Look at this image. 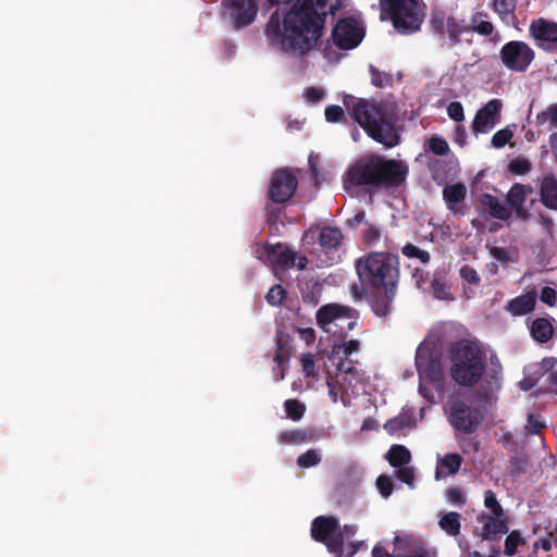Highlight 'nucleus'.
I'll list each match as a JSON object with an SVG mask.
<instances>
[{
  "instance_id": "473e14b6",
  "label": "nucleus",
  "mask_w": 557,
  "mask_h": 557,
  "mask_svg": "<svg viewBox=\"0 0 557 557\" xmlns=\"http://www.w3.org/2000/svg\"><path fill=\"white\" fill-rule=\"evenodd\" d=\"M284 408L287 418L293 421H299L306 411V406L298 399H287L284 403Z\"/></svg>"
},
{
  "instance_id": "0e129e2a",
  "label": "nucleus",
  "mask_w": 557,
  "mask_h": 557,
  "mask_svg": "<svg viewBox=\"0 0 557 557\" xmlns=\"http://www.w3.org/2000/svg\"><path fill=\"white\" fill-rule=\"evenodd\" d=\"M360 348V342L357 341V339H349L347 342H345L343 344V355H344V358H342L343 360H349V356L352 354V352H357Z\"/></svg>"
},
{
  "instance_id": "1a4fd4ad",
  "label": "nucleus",
  "mask_w": 557,
  "mask_h": 557,
  "mask_svg": "<svg viewBox=\"0 0 557 557\" xmlns=\"http://www.w3.org/2000/svg\"><path fill=\"white\" fill-rule=\"evenodd\" d=\"M364 28L352 17L339 18L332 28L331 39L333 45L341 50L357 48L364 37Z\"/></svg>"
},
{
  "instance_id": "09e8293b",
  "label": "nucleus",
  "mask_w": 557,
  "mask_h": 557,
  "mask_svg": "<svg viewBox=\"0 0 557 557\" xmlns=\"http://www.w3.org/2000/svg\"><path fill=\"white\" fill-rule=\"evenodd\" d=\"M460 277L469 284L479 285L481 277L479 273L470 265L465 264L459 270Z\"/></svg>"
},
{
  "instance_id": "cd10ccee",
  "label": "nucleus",
  "mask_w": 557,
  "mask_h": 557,
  "mask_svg": "<svg viewBox=\"0 0 557 557\" xmlns=\"http://www.w3.org/2000/svg\"><path fill=\"white\" fill-rule=\"evenodd\" d=\"M322 289L323 286L318 281L307 282L301 288L302 302L315 307L320 302Z\"/></svg>"
},
{
  "instance_id": "603ef678",
  "label": "nucleus",
  "mask_w": 557,
  "mask_h": 557,
  "mask_svg": "<svg viewBox=\"0 0 557 557\" xmlns=\"http://www.w3.org/2000/svg\"><path fill=\"white\" fill-rule=\"evenodd\" d=\"M300 363L302 367V372L307 377L315 376V367H314V358L311 352L304 354L300 358Z\"/></svg>"
},
{
  "instance_id": "37998d69",
  "label": "nucleus",
  "mask_w": 557,
  "mask_h": 557,
  "mask_svg": "<svg viewBox=\"0 0 557 557\" xmlns=\"http://www.w3.org/2000/svg\"><path fill=\"white\" fill-rule=\"evenodd\" d=\"M532 169V164L530 162V160L525 159V158H516L513 160H511L508 164V170L510 171V173L515 174V175H524L527 173H529Z\"/></svg>"
},
{
  "instance_id": "2eb2a0df",
  "label": "nucleus",
  "mask_w": 557,
  "mask_h": 557,
  "mask_svg": "<svg viewBox=\"0 0 557 557\" xmlns=\"http://www.w3.org/2000/svg\"><path fill=\"white\" fill-rule=\"evenodd\" d=\"M233 24L236 29L253 22L258 12V0H230Z\"/></svg>"
},
{
  "instance_id": "79ce46f5",
  "label": "nucleus",
  "mask_w": 557,
  "mask_h": 557,
  "mask_svg": "<svg viewBox=\"0 0 557 557\" xmlns=\"http://www.w3.org/2000/svg\"><path fill=\"white\" fill-rule=\"evenodd\" d=\"M323 544L326 545L327 547V550L334 555H336V557H343L344 556V550H343V545H344V534H334L332 536H330L325 542H322Z\"/></svg>"
},
{
  "instance_id": "39448f33",
  "label": "nucleus",
  "mask_w": 557,
  "mask_h": 557,
  "mask_svg": "<svg viewBox=\"0 0 557 557\" xmlns=\"http://www.w3.org/2000/svg\"><path fill=\"white\" fill-rule=\"evenodd\" d=\"M380 8L401 35L420 30L425 17V5L419 0H380Z\"/></svg>"
},
{
  "instance_id": "5fc2aeb1",
  "label": "nucleus",
  "mask_w": 557,
  "mask_h": 557,
  "mask_svg": "<svg viewBox=\"0 0 557 557\" xmlns=\"http://www.w3.org/2000/svg\"><path fill=\"white\" fill-rule=\"evenodd\" d=\"M431 288L433 290L434 296L437 299H450L451 298L446 284L437 278H434L432 281Z\"/></svg>"
},
{
  "instance_id": "f8f14e48",
  "label": "nucleus",
  "mask_w": 557,
  "mask_h": 557,
  "mask_svg": "<svg viewBox=\"0 0 557 557\" xmlns=\"http://www.w3.org/2000/svg\"><path fill=\"white\" fill-rule=\"evenodd\" d=\"M529 36L545 52L557 51V23L539 17L531 21Z\"/></svg>"
},
{
  "instance_id": "c03bdc74",
  "label": "nucleus",
  "mask_w": 557,
  "mask_h": 557,
  "mask_svg": "<svg viewBox=\"0 0 557 557\" xmlns=\"http://www.w3.org/2000/svg\"><path fill=\"white\" fill-rule=\"evenodd\" d=\"M513 137V132L509 127H505L503 129L497 131L491 140V144L494 148H503L505 147L510 139Z\"/></svg>"
},
{
  "instance_id": "9b49d317",
  "label": "nucleus",
  "mask_w": 557,
  "mask_h": 557,
  "mask_svg": "<svg viewBox=\"0 0 557 557\" xmlns=\"http://www.w3.org/2000/svg\"><path fill=\"white\" fill-rule=\"evenodd\" d=\"M297 187L298 180L289 169H277L271 176L268 197L274 203H285L295 195Z\"/></svg>"
},
{
  "instance_id": "aec40b11",
  "label": "nucleus",
  "mask_w": 557,
  "mask_h": 557,
  "mask_svg": "<svg viewBox=\"0 0 557 557\" xmlns=\"http://www.w3.org/2000/svg\"><path fill=\"white\" fill-rule=\"evenodd\" d=\"M536 304V293L529 292L527 294L517 296L507 302L506 309L512 315H524L530 313Z\"/></svg>"
},
{
  "instance_id": "13d9d810",
  "label": "nucleus",
  "mask_w": 557,
  "mask_h": 557,
  "mask_svg": "<svg viewBox=\"0 0 557 557\" xmlns=\"http://www.w3.org/2000/svg\"><path fill=\"white\" fill-rule=\"evenodd\" d=\"M407 425L408 424L404 418H393L386 421V423L384 424V429L389 434H396L403 431Z\"/></svg>"
},
{
  "instance_id": "3c124183",
  "label": "nucleus",
  "mask_w": 557,
  "mask_h": 557,
  "mask_svg": "<svg viewBox=\"0 0 557 557\" xmlns=\"http://www.w3.org/2000/svg\"><path fill=\"white\" fill-rule=\"evenodd\" d=\"M325 120L330 123H338L345 117V112L342 107L332 104L325 108Z\"/></svg>"
},
{
  "instance_id": "338daca9",
  "label": "nucleus",
  "mask_w": 557,
  "mask_h": 557,
  "mask_svg": "<svg viewBox=\"0 0 557 557\" xmlns=\"http://www.w3.org/2000/svg\"><path fill=\"white\" fill-rule=\"evenodd\" d=\"M357 532V527L354 524H345L342 529L336 531V534H344V539L352 537Z\"/></svg>"
},
{
  "instance_id": "393cba45",
  "label": "nucleus",
  "mask_w": 557,
  "mask_h": 557,
  "mask_svg": "<svg viewBox=\"0 0 557 557\" xmlns=\"http://www.w3.org/2000/svg\"><path fill=\"white\" fill-rule=\"evenodd\" d=\"M386 459L394 468L406 466L411 460L410 450L404 445H392L386 454Z\"/></svg>"
},
{
  "instance_id": "dca6fc26",
  "label": "nucleus",
  "mask_w": 557,
  "mask_h": 557,
  "mask_svg": "<svg viewBox=\"0 0 557 557\" xmlns=\"http://www.w3.org/2000/svg\"><path fill=\"white\" fill-rule=\"evenodd\" d=\"M479 521L483 522L481 537L484 541H498L503 534L509 531V518L508 517H487L482 515L479 517Z\"/></svg>"
},
{
  "instance_id": "6e6552de",
  "label": "nucleus",
  "mask_w": 557,
  "mask_h": 557,
  "mask_svg": "<svg viewBox=\"0 0 557 557\" xmlns=\"http://www.w3.org/2000/svg\"><path fill=\"white\" fill-rule=\"evenodd\" d=\"M499 59L507 70L524 73L534 61L535 52L527 42L511 40L500 48Z\"/></svg>"
},
{
  "instance_id": "ddd939ff",
  "label": "nucleus",
  "mask_w": 557,
  "mask_h": 557,
  "mask_svg": "<svg viewBox=\"0 0 557 557\" xmlns=\"http://www.w3.org/2000/svg\"><path fill=\"white\" fill-rule=\"evenodd\" d=\"M355 313L356 310L350 307L338 304H327L317 311L315 319L318 325L324 331H330L329 326L331 324L338 326L339 321L348 320L347 329L350 331L357 323Z\"/></svg>"
},
{
  "instance_id": "a19ab883",
  "label": "nucleus",
  "mask_w": 557,
  "mask_h": 557,
  "mask_svg": "<svg viewBox=\"0 0 557 557\" xmlns=\"http://www.w3.org/2000/svg\"><path fill=\"white\" fill-rule=\"evenodd\" d=\"M401 252L407 258H418L422 263H428L431 259L430 253L426 250H422L413 244H406L401 248Z\"/></svg>"
},
{
  "instance_id": "c756f323",
  "label": "nucleus",
  "mask_w": 557,
  "mask_h": 557,
  "mask_svg": "<svg viewBox=\"0 0 557 557\" xmlns=\"http://www.w3.org/2000/svg\"><path fill=\"white\" fill-rule=\"evenodd\" d=\"M440 528L450 536H457L460 533V515L456 511L445 513L438 521Z\"/></svg>"
},
{
  "instance_id": "20e7f679",
  "label": "nucleus",
  "mask_w": 557,
  "mask_h": 557,
  "mask_svg": "<svg viewBox=\"0 0 557 557\" xmlns=\"http://www.w3.org/2000/svg\"><path fill=\"white\" fill-rule=\"evenodd\" d=\"M451 380L463 387L475 386L486 371L485 355L474 342L459 339L449 348Z\"/></svg>"
},
{
  "instance_id": "423d86ee",
  "label": "nucleus",
  "mask_w": 557,
  "mask_h": 557,
  "mask_svg": "<svg viewBox=\"0 0 557 557\" xmlns=\"http://www.w3.org/2000/svg\"><path fill=\"white\" fill-rule=\"evenodd\" d=\"M430 32L438 38L442 46L456 47L460 37L471 33V25L465 18L448 14L442 9H433L429 17Z\"/></svg>"
},
{
  "instance_id": "864d4df0",
  "label": "nucleus",
  "mask_w": 557,
  "mask_h": 557,
  "mask_svg": "<svg viewBox=\"0 0 557 557\" xmlns=\"http://www.w3.org/2000/svg\"><path fill=\"white\" fill-rule=\"evenodd\" d=\"M326 384H327V387H329L330 396L333 398L334 401H337V396H338V392L339 391L348 393V389L346 388V386H344L339 382L338 379H336L335 376H333L331 374L327 376Z\"/></svg>"
},
{
  "instance_id": "f3484780",
  "label": "nucleus",
  "mask_w": 557,
  "mask_h": 557,
  "mask_svg": "<svg viewBox=\"0 0 557 557\" xmlns=\"http://www.w3.org/2000/svg\"><path fill=\"white\" fill-rule=\"evenodd\" d=\"M334 376L352 393L355 392V387L363 381V373L354 366L351 360L339 359Z\"/></svg>"
},
{
  "instance_id": "6ab92c4d",
  "label": "nucleus",
  "mask_w": 557,
  "mask_h": 557,
  "mask_svg": "<svg viewBox=\"0 0 557 557\" xmlns=\"http://www.w3.org/2000/svg\"><path fill=\"white\" fill-rule=\"evenodd\" d=\"M554 321L555 320L550 317L534 319L530 325L531 337L539 344H546L549 342L555 333L553 326Z\"/></svg>"
},
{
  "instance_id": "8fccbe9b",
  "label": "nucleus",
  "mask_w": 557,
  "mask_h": 557,
  "mask_svg": "<svg viewBox=\"0 0 557 557\" xmlns=\"http://www.w3.org/2000/svg\"><path fill=\"white\" fill-rule=\"evenodd\" d=\"M545 426L540 414L531 413L528 416L525 431L529 434H537Z\"/></svg>"
},
{
  "instance_id": "f704fd0d",
  "label": "nucleus",
  "mask_w": 557,
  "mask_h": 557,
  "mask_svg": "<svg viewBox=\"0 0 557 557\" xmlns=\"http://www.w3.org/2000/svg\"><path fill=\"white\" fill-rule=\"evenodd\" d=\"M524 544V540L521 536L519 530H512L505 540L504 553L506 556H515L519 545Z\"/></svg>"
},
{
  "instance_id": "774afa93",
  "label": "nucleus",
  "mask_w": 557,
  "mask_h": 557,
  "mask_svg": "<svg viewBox=\"0 0 557 557\" xmlns=\"http://www.w3.org/2000/svg\"><path fill=\"white\" fill-rule=\"evenodd\" d=\"M510 210L515 211L516 216L519 220L527 221L530 218L529 210L523 206L511 208Z\"/></svg>"
},
{
  "instance_id": "bf43d9fd",
  "label": "nucleus",
  "mask_w": 557,
  "mask_h": 557,
  "mask_svg": "<svg viewBox=\"0 0 557 557\" xmlns=\"http://www.w3.org/2000/svg\"><path fill=\"white\" fill-rule=\"evenodd\" d=\"M490 253L494 259L504 264L512 261L509 251L505 247L494 246L490 249Z\"/></svg>"
},
{
  "instance_id": "c9c22d12",
  "label": "nucleus",
  "mask_w": 557,
  "mask_h": 557,
  "mask_svg": "<svg viewBox=\"0 0 557 557\" xmlns=\"http://www.w3.org/2000/svg\"><path fill=\"white\" fill-rule=\"evenodd\" d=\"M461 463H462V457L456 453L446 454L440 460L441 467L446 468L447 474H450V475H454L459 471Z\"/></svg>"
},
{
  "instance_id": "b1692460",
  "label": "nucleus",
  "mask_w": 557,
  "mask_h": 557,
  "mask_svg": "<svg viewBox=\"0 0 557 557\" xmlns=\"http://www.w3.org/2000/svg\"><path fill=\"white\" fill-rule=\"evenodd\" d=\"M292 342L293 338L288 334L283 331H277L274 360L278 367L288 362L293 349Z\"/></svg>"
},
{
  "instance_id": "412c9836",
  "label": "nucleus",
  "mask_w": 557,
  "mask_h": 557,
  "mask_svg": "<svg viewBox=\"0 0 557 557\" xmlns=\"http://www.w3.org/2000/svg\"><path fill=\"white\" fill-rule=\"evenodd\" d=\"M541 202L547 209H557V178L550 174L543 178L540 186Z\"/></svg>"
},
{
  "instance_id": "bb28decb",
  "label": "nucleus",
  "mask_w": 557,
  "mask_h": 557,
  "mask_svg": "<svg viewBox=\"0 0 557 557\" xmlns=\"http://www.w3.org/2000/svg\"><path fill=\"white\" fill-rule=\"evenodd\" d=\"M466 193L467 189L461 183L446 186L443 189V198L446 201L448 209L454 211V206L465 199Z\"/></svg>"
},
{
  "instance_id": "4c0bfd02",
  "label": "nucleus",
  "mask_w": 557,
  "mask_h": 557,
  "mask_svg": "<svg viewBox=\"0 0 557 557\" xmlns=\"http://www.w3.org/2000/svg\"><path fill=\"white\" fill-rule=\"evenodd\" d=\"M286 298V290L281 284L273 285L265 295V300L271 306H280Z\"/></svg>"
},
{
  "instance_id": "7c9ffc66",
  "label": "nucleus",
  "mask_w": 557,
  "mask_h": 557,
  "mask_svg": "<svg viewBox=\"0 0 557 557\" xmlns=\"http://www.w3.org/2000/svg\"><path fill=\"white\" fill-rule=\"evenodd\" d=\"M308 432L304 429L286 430L280 433L278 442L286 445H297L308 442Z\"/></svg>"
},
{
  "instance_id": "a211bd4d",
  "label": "nucleus",
  "mask_w": 557,
  "mask_h": 557,
  "mask_svg": "<svg viewBox=\"0 0 557 557\" xmlns=\"http://www.w3.org/2000/svg\"><path fill=\"white\" fill-rule=\"evenodd\" d=\"M339 529L338 520L333 516H319L311 524V536L317 542H325Z\"/></svg>"
},
{
  "instance_id": "f257e3e1",
  "label": "nucleus",
  "mask_w": 557,
  "mask_h": 557,
  "mask_svg": "<svg viewBox=\"0 0 557 557\" xmlns=\"http://www.w3.org/2000/svg\"><path fill=\"white\" fill-rule=\"evenodd\" d=\"M355 269L360 282V285L350 286L355 299L366 296L375 315H388L400 277L398 255L387 251L368 252L356 260Z\"/></svg>"
},
{
  "instance_id": "72a5a7b5",
  "label": "nucleus",
  "mask_w": 557,
  "mask_h": 557,
  "mask_svg": "<svg viewBox=\"0 0 557 557\" xmlns=\"http://www.w3.org/2000/svg\"><path fill=\"white\" fill-rule=\"evenodd\" d=\"M371 83L375 87L386 88L393 85V76L389 73L377 70L374 65L369 66Z\"/></svg>"
},
{
  "instance_id": "6e6d98bb",
  "label": "nucleus",
  "mask_w": 557,
  "mask_h": 557,
  "mask_svg": "<svg viewBox=\"0 0 557 557\" xmlns=\"http://www.w3.org/2000/svg\"><path fill=\"white\" fill-rule=\"evenodd\" d=\"M399 469L396 471V478L401 482L406 483L408 486L413 487L414 473L413 469L410 467H398Z\"/></svg>"
},
{
  "instance_id": "58836bf2",
  "label": "nucleus",
  "mask_w": 557,
  "mask_h": 557,
  "mask_svg": "<svg viewBox=\"0 0 557 557\" xmlns=\"http://www.w3.org/2000/svg\"><path fill=\"white\" fill-rule=\"evenodd\" d=\"M428 148L436 156H446L449 151L448 143L437 135H433L429 138Z\"/></svg>"
},
{
  "instance_id": "e433bc0d",
  "label": "nucleus",
  "mask_w": 557,
  "mask_h": 557,
  "mask_svg": "<svg viewBox=\"0 0 557 557\" xmlns=\"http://www.w3.org/2000/svg\"><path fill=\"white\" fill-rule=\"evenodd\" d=\"M483 15L482 12H476L471 20V32H475L483 36L492 35L494 32V25L488 21H480L479 18Z\"/></svg>"
},
{
  "instance_id": "49530a36",
  "label": "nucleus",
  "mask_w": 557,
  "mask_h": 557,
  "mask_svg": "<svg viewBox=\"0 0 557 557\" xmlns=\"http://www.w3.org/2000/svg\"><path fill=\"white\" fill-rule=\"evenodd\" d=\"M528 457L527 456H512L509 459L510 471L513 475H519L524 473L528 468Z\"/></svg>"
},
{
  "instance_id": "2f4dec72",
  "label": "nucleus",
  "mask_w": 557,
  "mask_h": 557,
  "mask_svg": "<svg viewBox=\"0 0 557 557\" xmlns=\"http://www.w3.org/2000/svg\"><path fill=\"white\" fill-rule=\"evenodd\" d=\"M322 460V456L319 449L311 448L299 455L297 458V465L299 468L308 469L319 465Z\"/></svg>"
},
{
  "instance_id": "e2e57ef3",
  "label": "nucleus",
  "mask_w": 557,
  "mask_h": 557,
  "mask_svg": "<svg viewBox=\"0 0 557 557\" xmlns=\"http://www.w3.org/2000/svg\"><path fill=\"white\" fill-rule=\"evenodd\" d=\"M448 502L457 505H463L466 503L465 494L459 487H451L447 492Z\"/></svg>"
},
{
  "instance_id": "4d7b16f0",
  "label": "nucleus",
  "mask_w": 557,
  "mask_h": 557,
  "mask_svg": "<svg viewBox=\"0 0 557 557\" xmlns=\"http://www.w3.org/2000/svg\"><path fill=\"white\" fill-rule=\"evenodd\" d=\"M447 114L451 120L461 122L465 119L462 104L458 101L450 102L447 107Z\"/></svg>"
},
{
  "instance_id": "ea45409f",
  "label": "nucleus",
  "mask_w": 557,
  "mask_h": 557,
  "mask_svg": "<svg viewBox=\"0 0 557 557\" xmlns=\"http://www.w3.org/2000/svg\"><path fill=\"white\" fill-rule=\"evenodd\" d=\"M484 506L491 510L492 517L505 516L502 505L498 503L495 493L492 490H487L484 493Z\"/></svg>"
},
{
  "instance_id": "69168bd1",
  "label": "nucleus",
  "mask_w": 557,
  "mask_h": 557,
  "mask_svg": "<svg viewBox=\"0 0 557 557\" xmlns=\"http://www.w3.org/2000/svg\"><path fill=\"white\" fill-rule=\"evenodd\" d=\"M306 97L311 102H318L324 97V91L318 87H309L306 90Z\"/></svg>"
},
{
  "instance_id": "5701e85b",
  "label": "nucleus",
  "mask_w": 557,
  "mask_h": 557,
  "mask_svg": "<svg viewBox=\"0 0 557 557\" xmlns=\"http://www.w3.org/2000/svg\"><path fill=\"white\" fill-rule=\"evenodd\" d=\"M343 233L335 226H323L319 231L318 243L323 249H337L343 242Z\"/></svg>"
},
{
  "instance_id": "4468645a",
  "label": "nucleus",
  "mask_w": 557,
  "mask_h": 557,
  "mask_svg": "<svg viewBox=\"0 0 557 557\" xmlns=\"http://www.w3.org/2000/svg\"><path fill=\"white\" fill-rule=\"evenodd\" d=\"M503 102L500 99H491L475 113L472 122L474 135L491 132L500 121Z\"/></svg>"
},
{
  "instance_id": "a878e982",
  "label": "nucleus",
  "mask_w": 557,
  "mask_h": 557,
  "mask_svg": "<svg viewBox=\"0 0 557 557\" xmlns=\"http://www.w3.org/2000/svg\"><path fill=\"white\" fill-rule=\"evenodd\" d=\"M493 8L506 24H513L517 20L515 14L517 0H493Z\"/></svg>"
},
{
  "instance_id": "f03ea898",
  "label": "nucleus",
  "mask_w": 557,
  "mask_h": 557,
  "mask_svg": "<svg viewBox=\"0 0 557 557\" xmlns=\"http://www.w3.org/2000/svg\"><path fill=\"white\" fill-rule=\"evenodd\" d=\"M344 104L371 139L386 148L400 144L401 128L395 110L388 103L346 96Z\"/></svg>"
},
{
  "instance_id": "052dcab7",
  "label": "nucleus",
  "mask_w": 557,
  "mask_h": 557,
  "mask_svg": "<svg viewBox=\"0 0 557 557\" xmlns=\"http://www.w3.org/2000/svg\"><path fill=\"white\" fill-rule=\"evenodd\" d=\"M381 238V230L372 224L363 233V239L367 245H374Z\"/></svg>"
},
{
  "instance_id": "4be33fe9",
  "label": "nucleus",
  "mask_w": 557,
  "mask_h": 557,
  "mask_svg": "<svg viewBox=\"0 0 557 557\" xmlns=\"http://www.w3.org/2000/svg\"><path fill=\"white\" fill-rule=\"evenodd\" d=\"M481 205L495 219L507 221L511 216V210L507 208L497 197L491 194L482 195Z\"/></svg>"
},
{
  "instance_id": "7ed1b4c3",
  "label": "nucleus",
  "mask_w": 557,
  "mask_h": 557,
  "mask_svg": "<svg viewBox=\"0 0 557 557\" xmlns=\"http://www.w3.org/2000/svg\"><path fill=\"white\" fill-rule=\"evenodd\" d=\"M407 175L408 165L405 162L371 153L348 169L344 177V187L346 190L357 186H367L373 190L388 189L400 186Z\"/></svg>"
},
{
  "instance_id": "9d476101",
  "label": "nucleus",
  "mask_w": 557,
  "mask_h": 557,
  "mask_svg": "<svg viewBox=\"0 0 557 557\" xmlns=\"http://www.w3.org/2000/svg\"><path fill=\"white\" fill-rule=\"evenodd\" d=\"M263 251L267 256L268 262L277 269L288 270L297 268L298 270H305L308 264V259L305 256L297 255L286 244L283 243H265Z\"/></svg>"
},
{
  "instance_id": "0eeeda50",
  "label": "nucleus",
  "mask_w": 557,
  "mask_h": 557,
  "mask_svg": "<svg viewBox=\"0 0 557 557\" xmlns=\"http://www.w3.org/2000/svg\"><path fill=\"white\" fill-rule=\"evenodd\" d=\"M447 419L455 431L472 434L482 423L483 414L479 408L456 399L448 405Z\"/></svg>"
},
{
  "instance_id": "de8ad7c7",
  "label": "nucleus",
  "mask_w": 557,
  "mask_h": 557,
  "mask_svg": "<svg viewBox=\"0 0 557 557\" xmlns=\"http://www.w3.org/2000/svg\"><path fill=\"white\" fill-rule=\"evenodd\" d=\"M376 487L380 494L387 498L393 493L394 484L392 479L386 474H381L376 479Z\"/></svg>"
},
{
  "instance_id": "680f3d73",
  "label": "nucleus",
  "mask_w": 557,
  "mask_h": 557,
  "mask_svg": "<svg viewBox=\"0 0 557 557\" xmlns=\"http://www.w3.org/2000/svg\"><path fill=\"white\" fill-rule=\"evenodd\" d=\"M540 299L549 307H554L557 302V293L553 287L545 286L541 290Z\"/></svg>"
},
{
  "instance_id": "a18cd8bd",
  "label": "nucleus",
  "mask_w": 557,
  "mask_h": 557,
  "mask_svg": "<svg viewBox=\"0 0 557 557\" xmlns=\"http://www.w3.org/2000/svg\"><path fill=\"white\" fill-rule=\"evenodd\" d=\"M537 122L544 124L549 122V128L557 127V103L547 107L545 111L537 115Z\"/></svg>"
},
{
  "instance_id": "c85d7f7f",
  "label": "nucleus",
  "mask_w": 557,
  "mask_h": 557,
  "mask_svg": "<svg viewBox=\"0 0 557 557\" xmlns=\"http://www.w3.org/2000/svg\"><path fill=\"white\" fill-rule=\"evenodd\" d=\"M531 191V187L516 183L509 189L506 196V201L510 208L523 206L527 200V195Z\"/></svg>"
}]
</instances>
